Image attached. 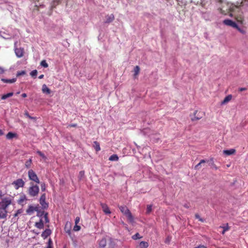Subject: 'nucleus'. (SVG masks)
Masks as SVG:
<instances>
[{"mask_svg":"<svg viewBox=\"0 0 248 248\" xmlns=\"http://www.w3.org/2000/svg\"><path fill=\"white\" fill-rule=\"evenodd\" d=\"M101 206L103 212L106 214H110L111 213L109 208L106 203H101Z\"/></svg>","mask_w":248,"mask_h":248,"instance_id":"15","label":"nucleus"},{"mask_svg":"<svg viewBox=\"0 0 248 248\" xmlns=\"http://www.w3.org/2000/svg\"><path fill=\"white\" fill-rule=\"evenodd\" d=\"M44 75L42 74V75H40L39 76L38 78L39 79H42V78H44Z\"/></svg>","mask_w":248,"mask_h":248,"instance_id":"53","label":"nucleus"},{"mask_svg":"<svg viewBox=\"0 0 248 248\" xmlns=\"http://www.w3.org/2000/svg\"><path fill=\"white\" fill-rule=\"evenodd\" d=\"M235 29H236L240 33H241L243 34H245L246 33L245 30L239 28L238 25L237 28H236Z\"/></svg>","mask_w":248,"mask_h":248,"instance_id":"36","label":"nucleus"},{"mask_svg":"<svg viewBox=\"0 0 248 248\" xmlns=\"http://www.w3.org/2000/svg\"><path fill=\"white\" fill-rule=\"evenodd\" d=\"M38 207L29 205L28 208L26 210V213L29 215H31L34 211H38Z\"/></svg>","mask_w":248,"mask_h":248,"instance_id":"12","label":"nucleus"},{"mask_svg":"<svg viewBox=\"0 0 248 248\" xmlns=\"http://www.w3.org/2000/svg\"><path fill=\"white\" fill-rule=\"evenodd\" d=\"M98 245L100 248H104L107 245L106 239L104 238L101 239L98 242Z\"/></svg>","mask_w":248,"mask_h":248,"instance_id":"21","label":"nucleus"},{"mask_svg":"<svg viewBox=\"0 0 248 248\" xmlns=\"http://www.w3.org/2000/svg\"><path fill=\"white\" fill-rule=\"evenodd\" d=\"M85 175V172L84 170H81L79 172L78 174V179L79 181L81 180L84 177Z\"/></svg>","mask_w":248,"mask_h":248,"instance_id":"30","label":"nucleus"},{"mask_svg":"<svg viewBox=\"0 0 248 248\" xmlns=\"http://www.w3.org/2000/svg\"><path fill=\"white\" fill-rule=\"evenodd\" d=\"M247 90V89L246 88H240L239 89V91L240 92H242V91H246Z\"/></svg>","mask_w":248,"mask_h":248,"instance_id":"49","label":"nucleus"},{"mask_svg":"<svg viewBox=\"0 0 248 248\" xmlns=\"http://www.w3.org/2000/svg\"><path fill=\"white\" fill-rule=\"evenodd\" d=\"M13 94H14L13 93L11 92V93H8L7 94H3L1 96V99L2 100H5L8 97L12 96L13 95Z\"/></svg>","mask_w":248,"mask_h":248,"instance_id":"26","label":"nucleus"},{"mask_svg":"<svg viewBox=\"0 0 248 248\" xmlns=\"http://www.w3.org/2000/svg\"><path fill=\"white\" fill-rule=\"evenodd\" d=\"M80 229H81V227L80 226L78 225V224H75V225L74 226V228H73V230L74 231H78L80 230Z\"/></svg>","mask_w":248,"mask_h":248,"instance_id":"41","label":"nucleus"},{"mask_svg":"<svg viewBox=\"0 0 248 248\" xmlns=\"http://www.w3.org/2000/svg\"><path fill=\"white\" fill-rule=\"evenodd\" d=\"M66 232L68 233L69 234H70V232H71L70 230H68L67 231H66Z\"/></svg>","mask_w":248,"mask_h":248,"instance_id":"56","label":"nucleus"},{"mask_svg":"<svg viewBox=\"0 0 248 248\" xmlns=\"http://www.w3.org/2000/svg\"><path fill=\"white\" fill-rule=\"evenodd\" d=\"M28 177L30 180L34 181L37 184L40 183V181L38 176L32 170H30L28 171Z\"/></svg>","mask_w":248,"mask_h":248,"instance_id":"5","label":"nucleus"},{"mask_svg":"<svg viewBox=\"0 0 248 248\" xmlns=\"http://www.w3.org/2000/svg\"><path fill=\"white\" fill-rule=\"evenodd\" d=\"M40 204L44 209H47L48 207V203L46 202V194H43L39 200Z\"/></svg>","mask_w":248,"mask_h":248,"instance_id":"7","label":"nucleus"},{"mask_svg":"<svg viewBox=\"0 0 248 248\" xmlns=\"http://www.w3.org/2000/svg\"><path fill=\"white\" fill-rule=\"evenodd\" d=\"M141 238V237L140 236V234L139 233H136L135 235H134L132 236V238L134 240H136L137 239H139Z\"/></svg>","mask_w":248,"mask_h":248,"instance_id":"39","label":"nucleus"},{"mask_svg":"<svg viewBox=\"0 0 248 248\" xmlns=\"http://www.w3.org/2000/svg\"><path fill=\"white\" fill-rule=\"evenodd\" d=\"M77 127V124H70L68 125L67 127Z\"/></svg>","mask_w":248,"mask_h":248,"instance_id":"44","label":"nucleus"},{"mask_svg":"<svg viewBox=\"0 0 248 248\" xmlns=\"http://www.w3.org/2000/svg\"><path fill=\"white\" fill-rule=\"evenodd\" d=\"M148 243L145 241H141L139 247L140 248H147L148 247Z\"/></svg>","mask_w":248,"mask_h":248,"instance_id":"28","label":"nucleus"},{"mask_svg":"<svg viewBox=\"0 0 248 248\" xmlns=\"http://www.w3.org/2000/svg\"><path fill=\"white\" fill-rule=\"evenodd\" d=\"M43 215H44V217L43 219H44V221L45 223H48L49 222V219L48 217V213H45L44 211L43 212H38L37 216L39 217H42Z\"/></svg>","mask_w":248,"mask_h":248,"instance_id":"13","label":"nucleus"},{"mask_svg":"<svg viewBox=\"0 0 248 248\" xmlns=\"http://www.w3.org/2000/svg\"><path fill=\"white\" fill-rule=\"evenodd\" d=\"M152 210V205H148L147 206L146 214H149Z\"/></svg>","mask_w":248,"mask_h":248,"instance_id":"34","label":"nucleus"},{"mask_svg":"<svg viewBox=\"0 0 248 248\" xmlns=\"http://www.w3.org/2000/svg\"><path fill=\"white\" fill-rule=\"evenodd\" d=\"M61 0H54V2H56L57 4H59Z\"/></svg>","mask_w":248,"mask_h":248,"instance_id":"52","label":"nucleus"},{"mask_svg":"<svg viewBox=\"0 0 248 248\" xmlns=\"http://www.w3.org/2000/svg\"><path fill=\"white\" fill-rule=\"evenodd\" d=\"M195 216L196 218L198 219L199 220V221H200L201 222H203V219L200 217V216L199 214H195Z\"/></svg>","mask_w":248,"mask_h":248,"instance_id":"42","label":"nucleus"},{"mask_svg":"<svg viewBox=\"0 0 248 248\" xmlns=\"http://www.w3.org/2000/svg\"><path fill=\"white\" fill-rule=\"evenodd\" d=\"M4 134L3 131L1 129H0V136H2Z\"/></svg>","mask_w":248,"mask_h":248,"instance_id":"54","label":"nucleus"},{"mask_svg":"<svg viewBox=\"0 0 248 248\" xmlns=\"http://www.w3.org/2000/svg\"><path fill=\"white\" fill-rule=\"evenodd\" d=\"M12 185L16 189H18L20 187H23L25 185V182L22 179H18L12 183Z\"/></svg>","mask_w":248,"mask_h":248,"instance_id":"6","label":"nucleus"},{"mask_svg":"<svg viewBox=\"0 0 248 248\" xmlns=\"http://www.w3.org/2000/svg\"><path fill=\"white\" fill-rule=\"evenodd\" d=\"M21 211L20 210H18L14 214V217H16L18 215L21 213Z\"/></svg>","mask_w":248,"mask_h":248,"instance_id":"45","label":"nucleus"},{"mask_svg":"<svg viewBox=\"0 0 248 248\" xmlns=\"http://www.w3.org/2000/svg\"><path fill=\"white\" fill-rule=\"evenodd\" d=\"M27 201V198L26 197V196L25 194H21V195H20L17 202L18 204H19L22 206H23L24 204H26V202Z\"/></svg>","mask_w":248,"mask_h":248,"instance_id":"10","label":"nucleus"},{"mask_svg":"<svg viewBox=\"0 0 248 248\" xmlns=\"http://www.w3.org/2000/svg\"><path fill=\"white\" fill-rule=\"evenodd\" d=\"M27 94L25 93H23L21 94V96L23 98H25V97H27Z\"/></svg>","mask_w":248,"mask_h":248,"instance_id":"50","label":"nucleus"},{"mask_svg":"<svg viewBox=\"0 0 248 248\" xmlns=\"http://www.w3.org/2000/svg\"><path fill=\"white\" fill-rule=\"evenodd\" d=\"M6 138L7 140H12L14 138L17 139L18 135L16 133L9 132L6 134Z\"/></svg>","mask_w":248,"mask_h":248,"instance_id":"14","label":"nucleus"},{"mask_svg":"<svg viewBox=\"0 0 248 248\" xmlns=\"http://www.w3.org/2000/svg\"><path fill=\"white\" fill-rule=\"evenodd\" d=\"M26 115H27V116L28 117H29L30 118L32 119V117H31V116H29V115L28 113H27V114H26Z\"/></svg>","mask_w":248,"mask_h":248,"instance_id":"57","label":"nucleus"},{"mask_svg":"<svg viewBox=\"0 0 248 248\" xmlns=\"http://www.w3.org/2000/svg\"><path fill=\"white\" fill-rule=\"evenodd\" d=\"M203 115L204 114L202 112L196 110L194 113V116L191 118V121L194 122L199 120L202 118Z\"/></svg>","mask_w":248,"mask_h":248,"instance_id":"8","label":"nucleus"},{"mask_svg":"<svg viewBox=\"0 0 248 248\" xmlns=\"http://www.w3.org/2000/svg\"><path fill=\"white\" fill-rule=\"evenodd\" d=\"M208 161L204 160V159H202L200 161V163H198L197 165H196L195 166V170H198L199 169V167L202 164V163H205L206 162H207Z\"/></svg>","mask_w":248,"mask_h":248,"instance_id":"29","label":"nucleus"},{"mask_svg":"<svg viewBox=\"0 0 248 248\" xmlns=\"http://www.w3.org/2000/svg\"><path fill=\"white\" fill-rule=\"evenodd\" d=\"M80 221V217H77L75 219V224H78Z\"/></svg>","mask_w":248,"mask_h":248,"instance_id":"46","label":"nucleus"},{"mask_svg":"<svg viewBox=\"0 0 248 248\" xmlns=\"http://www.w3.org/2000/svg\"><path fill=\"white\" fill-rule=\"evenodd\" d=\"M41 188L42 191H44L46 190V185L45 183H43L41 185Z\"/></svg>","mask_w":248,"mask_h":248,"instance_id":"43","label":"nucleus"},{"mask_svg":"<svg viewBox=\"0 0 248 248\" xmlns=\"http://www.w3.org/2000/svg\"><path fill=\"white\" fill-rule=\"evenodd\" d=\"M232 98V95L231 94H229L226 96L224 100L221 102V104H225L229 102Z\"/></svg>","mask_w":248,"mask_h":248,"instance_id":"23","label":"nucleus"},{"mask_svg":"<svg viewBox=\"0 0 248 248\" xmlns=\"http://www.w3.org/2000/svg\"><path fill=\"white\" fill-rule=\"evenodd\" d=\"M45 248H53V242L51 238H49L48 239V242H47V246Z\"/></svg>","mask_w":248,"mask_h":248,"instance_id":"32","label":"nucleus"},{"mask_svg":"<svg viewBox=\"0 0 248 248\" xmlns=\"http://www.w3.org/2000/svg\"><path fill=\"white\" fill-rule=\"evenodd\" d=\"M220 227L222 228L223 229V230L222 232V234H224L226 231H228L230 229V227L228 226V223L226 224V226H224V227L220 226Z\"/></svg>","mask_w":248,"mask_h":248,"instance_id":"33","label":"nucleus"},{"mask_svg":"<svg viewBox=\"0 0 248 248\" xmlns=\"http://www.w3.org/2000/svg\"><path fill=\"white\" fill-rule=\"evenodd\" d=\"M37 153L38 155H39L40 156H41L43 158L46 159V156H45V155L41 151H38L37 152Z\"/></svg>","mask_w":248,"mask_h":248,"instance_id":"38","label":"nucleus"},{"mask_svg":"<svg viewBox=\"0 0 248 248\" xmlns=\"http://www.w3.org/2000/svg\"><path fill=\"white\" fill-rule=\"evenodd\" d=\"M93 146L96 150V151L98 152L101 150L100 147V144L98 142L95 141L93 142Z\"/></svg>","mask_w":248,"mask_h":248,"instance_id":"25","label":"nucleus"},{"mask_svg":"<svg viewBox=\"0 0 248 248\" xmlns=\"http://www.w3.org/2000/svg\"><path fill=\"white\" fill-rule=\"evenodd\" d=\"M1 81H2L4 83H13L15 82L16 81V78H14L11 79L1 78Z\"/></svg>","mask_w":248,"mask_h":248,"instance_id":"22","label":"nucleus"},{"mask_svg":"<svg viewBox=\"0 0 248 248\" xmlns=\"http://www.w3.org/2000/svg\"><path fill=\"white\" fill-rule=\"evenodd\" d=\"M119 208L121 212L127 217L129 222H134V217L131 212L126 206H119Z\"/></svg>","mask_w":248,"mask_h":248,"instance_id":"3","label":"nucleus"},{"mask_svg":"<svg viewBox=\"0 0 248 248\" xmlns=\"http://www.w3.org/2000/svg\"><path fill=\"white\" fill-rule=\"evenodd\" d=\"M4 69L2 67H0V74H2L4 73Z\"/></svg>","mask_w":248,"mask_h":248,"instance_id":"48","label":"nucleus"},{"mask_svg":"<svg viewBox=\"0 0 248 248\" xmlns=\"http://www.w3.org/2000/svg\"><path fill=\"white\" fill-rule=\"evenodd\" d=\"M32 163V160L31 158L29 159L28 160H27L26 162H25V166L27 168H29L31 167V164Z\"/></svg>","mask_w":248,"mask_h":248,"instance_id":"31","label":"nucleus"},{"mask_svg":"<svg viewBox=\"0 0 248 248\" xmlns=\"http://www.w3.org/2000/svg\"><path fill=\"white\" fill-rule=\"evenodd\" d=\"M12 203V200L10 198L6 197L2 199L0 202V219H6L7 216L8 211L7 208Z\"/></svg>","mask_w":248,"mask_h":248,"instance_id":"2","label":"nucleus"},{"mask_svg":"<svg viewBox=\"0 0 248 248\" xmlns=\"http://www.w3.org/2000/svg\"><path fill=\"white\" fill-rule=\"evenodd\" d=\"M167 1L169 2V0H166Z\"/></svg>","mask_w":248,"mask_h":248,"instance_id":"60","label":"nucleus"},{"mask_svg":"<svg viewBox=\"0 0 248 248\" xmlns=\"http://www.w3.org/2000/svg\"><path fill=\"white\" fill-rule=\"evenodd\" d=\"M227 10H228V13H230L229 16L232 17L234 16L236 21L243 24L244 21V16L243 13L241 12L239 15H236V13H239L241 10V7L243 6V1L241 2H237L236 4L227 2L226 4Z\"/></svg>","mask_w":248,"mask_h":248,"instance_id":"1","label":"nucleus"},{"mask_svg":"<svg viewBox=\"0 0 248 248\" xmlns=\"http://www.w3.org/2000/svg\"><path fill=\"white\" fill-rule=\"evenodd\" d=\"M115 19V17L113 14L107 15L105 16V20L104 21L105 23H110L112 22Z\"/></svg>","mask_w":248,"mask_h":248,"instance_id":"11","label":"nucleus"},{"mask_svg":"<svg viewBox=\"0 0 248 248\" xmlns=\"http://www.w3.org/2000/svg\"><path fill=\"white\" fill-rule=\"evenodd\" d=\"M218 0V1L219 2H222V0Z\"/></svg>","mask_w":248,"mask_h":248,"instance_id":"58","label":"nucleus"},{"mask_svg":"<svg viewBox=\"0 0 248 248\" xmlns=\"http://www.w3.org/2000/svg\"><path fill=\"white\" fill-rule=\"evenodd\" d=\"M42 90L43 93H45L48 94L51 93V90L47 87L46 84H44L42 86Z\"/></svg>","mask_w":248,"mask_h":248,"instance_id":"20","label":"nucleus"},{"mask_svg":"<svg viewBox=\"0 0 248 248\" xmlns=\"http://www.w3.org/2000/svg\"><path fill=\"white\" fill-rule=\"evenodd\" d=\"M170 240L169 238L168 237L166 240H165V243H169L170 242Z\"/></svg>","mask_w":248,"mask_h":248,"instance_id":"51","label":"nucleus"},{"mask_svg":"<svg viewBox=\"0 0 248 248\" xmlns=\"http://www.w3.org/2000/svg\"><path fill=\"white\" fill-rule=\"evenodd\" d=\"M44 221L43 218H41L39 222L35 223V226L39 229H43L44 227Z\"/></svg>","mask_w":248,"mask_h":248,"instance_id":"18","label":"nucleus"},{"mask_svg":"<svg viewBox=\"0 0 248 248\" xmlns=\"http://www.w3.org/2000/svg\"><path fill=\"white\" fill-rule=\"evenodd\" d=\"M26 74V72L24 70L18 71L16 73V77H19L20 76H23Z\"/></svg>","mask_w":248,"mask_h":248,"instance_id":"37","label":"nucleus"},{"mask_svg":"<svg viewBox=\"0 0 248 248\" xmlns=\"http://www.w3.org/2000/svg\"><path fill=\"white\" fill-rule=\"evenodd\" d=\"M51 233V231L49 229H46L42 233L41 236L44 238H46Z\"/></svg>","mask_w":248,"mask_h":248,"instance_id":"17","label":"nucleus"},{"mask_svg":"<svg viewBox=\"0 0 248 248\" xmlns=\"http://www.w3.org/2000/svg\"><path fill=\"white\" fill-rule=\"evenodd\" d=\"M118 160L119 157L118 155L116 154H113L109 157V160L111 161H118Z\"/></svg>","mask_w":248,"mask_h":248,"instance_id":"27","label":"nucleus"},{"mask_svg":"<svg viewBox=\"0 0 248 248\" xmlns=\"http://www.w3.org/2000/svg\"><path fill=\"white\" fill-rule=\"evenodd\" d=\"M211 166H212V167L213 168L215 169V170H217L218 169V167L214 163L211 164Z\"/></svg>","mask_w":248,"mask_h":248,"instance_id":"47","label":"nucleus"},{"mask_svg":"<svg viewBox=\"0 0 248 248\" xmlns=\"http://www.w3.org/2000/svg\"><path fill=\"white\" fill-rule=\"evenodd\" d=\"M140 68L139 66H136L135 67H134V77L135 78H136L137 76L139 75V73H140Z\"/></svg>","mask_w":248,"mask_h":248,"instance_id":"24","label":"nucleus"},{"mask_svg":"<svg viewBox=\"0 0 248 248\" xmlns=\"http://www.w3.org/2000/svg\"><path fill=\"white\" fill-rule=\"evenodd\" d=\"M223 23L224 24L227 26L233 27L235 29L236 28H237V25L236 24V23L231 19H225L223 20Z\"/></svg>","mask_w":248,"mask_h":248,"instance_id":"9","label":"nucleus"},{"mask_svg":"<svg viewBox=\"0 0 248 248\" xmlns=\"http://www.w3.org/2000/svg\"><path fill=\"white\" fill-rule=\"evenodd\" d=\"M40 64L42 66H43L45 68H47L48 66V64L47 63V62H46V61L45 60L42 61L40 63Z\"/></svg>","mask_w":248,"mask_h":248,"instance_id":"35","label":"nucleus"},{"mask_svg":"<svg viewBox=\"0 0 248 248\" xmlns=\"http://www.w3.org/2000/svg\"><path fill=\"white\" fill-rule=\"evenodd\" d=\"M236 152V150L234 149H231L230 150H225L223 151V153L226 155H230L234 154Z\"/></svg>","mask_w":248,"mask_h":248,"instance_id":"19","label":"nucleus"},{"mask_svg":"<svg viewBox=\"0 0 248 248\" xmlns=\"http://www.w3.org/2000/svg\"><path fill=\"white\" fill-rule=\"evenodd\" d=\"M184 206L186 208H189V206L187 205V204H185Z\"/></svg>","mask_w":248,"mask_h":248,"instance_id":"55","label":"nucleus"},{"mask_svg":"<svg viewBox=\"0 0 248 248\" xmlns=\"http://www.w3.org/2000/svg\"><path fill=\"white\" fill-rule=\"evenodd\" d=\"M39 191V188L37 185L31 183V186L28 189V194L31 197H35L38 195Z\"/></svg>","mask_w":248,"mask_h":248,"instance_id":"4","label":"nucleus"},{"mask_svg":"<svg viewBox=\"0 0 248 248\" xmlns=\"http://www.w3.org/2000/svg\"><path fill=\"white\" fill-rule=\"evenodd\" d=\"M243 1H247L248 2V0H243L242 1L243 2Z\"/></svg>","mask_w":248,"mask_h":248,"instance_id":"59","label":"nucleus"},{"mask_svg":"<svg viewBox=\"0 0 248 248\" xmlns=\"http://www.w3.org/2000/svg\"><path fill=\"white\" fill-rule=\"evenodd\" d=\"M15 53L17 57L21 58L23 56L24 50L21 48H16L15 49Z\"/></svg>","mask_w":248,"mask_h":248,"instance_id":"16","label":"nucleus"},{"mask_svg":"<svg viewBox=\"0 0 248 248\" xmlns=\"http://www.w3.org/2000/svg\"><path fill=\"white\" fill-rule=\"evenodd\" d=\"M37 74V71L36 70H32L31 73H30V75L33 77H35L36 76Z\"/></svg>","mask_w":248,"mask_h":248,"instance_id":"40","label":"nucleus"}]
</instances>
